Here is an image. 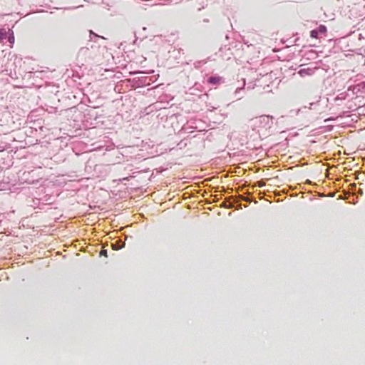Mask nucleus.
Returning <instances> with one entry per match:
<instances>
[{
	"label": "nucleus",
	"mask_w": 365,
	"mask_h": 365,
	"mask_svg": "<svg viewBox=\"0 0 365 365\" xmlns=\"http://www.w3.org/2000/svg\"><path fill=\"white\" fill-rule=\"evenodd\" d=\"M221 81L222 78L220 76H211L208 78L207 82L212 85H219Z\"/></svg>",
	"instance_id": "obj_1"
},
{
	"label": "nucleus",
	"mask_w": 365,
	"mask_h": 365,
	"mask_svg": "<svg viewBox=\"0 0 365 365\" xmlns=\"http://www.w3.org/2000/svg\"><path fill=\"white\" fill-rule=\"evenodd\" d=\"M108 247V245L106 246L103 245L101 247V249L99 252V255L101 257H102V256H104L106 257H108V249H107Z\"/></svg>",
	"instance_id": "obj_2"
},
{
	"label": "nucleus",
	"mask_w": 365,
	"mask_h": 365,
	"mask_svg": "<svg viewBox=\"0 0 365 365\" xmlns=\"http://www.w3.org/2000/svg\"><path fill=\"white\" fill-rule=\"evenodd\" d=\"M6 31L4 29H0V42H2L6 38Z\"/></svg>",
	"instance_id": "obj_3"
},
{
	"label": "nucleus",
	"mask_w": 365,
	"mask_h": 365,
	"mask_svg": "<svg viewBox=\"0 0 365 365\" xmlns=\"http://www.w3.org/2000/svg\"><path fill=\"white\" fill-rule=\"evenodd\" d=\"M317 31H319V33L324 34L327 32V28L324 25H320L317 29Z\"/></svg>",
	"instance_id": "obj_4"
},
{
	"label": "nucleus",
	"mask_w": 365,
	"mask_h": 365,
	"mask_svg": "<svg viewBox=\"0 0 365 365\" xmlns=\"http://www.w3.org/2000/svg\"><path fill=\"white\" fill-rule=\"evenodd\" d=\"M319 31L317 30H312L310 32V36L312 38H318Z\"/></svg>",
	"instance_id": "obj_5"
},
{
	"label": "nucleus",
	"mask_w": 365,
	"mask_h": 365,
	"mask_svg": "<svg viewBox=\"0 0 365 365\" xmlns=\"http://www.w3.org/2000/svg\"><path fill=\"white\" fill-rule=\"evenodd\" d=\"M123 247V245H120V241H116L115 242V250H120Z\"/></svg>",
	"instance_id": "obj_6"
},
{
	"label": "nucleus",
	"mask_w": 365,
	"mask_h": 365,
	"mask_svg": "<svg viewBox=\"0 0 365 365\" xmlns=\"http://www.w3.org/2000/svg\"><path fill=\"white\" fill-rule=\"evenodd\" d=\"M9 41L11 43H13L14 41V36H11V37H9Z\"/></svg>",
	"instance_id": "obj_7"
},
{
	"label": "nucleus",
	"mask_w": 365,
	"mask_h": 365,
	"mask_svg": "<svg viewBox=\"0 0 365 365\" xmlns=\"http://www.w3.org/2000/svg\"><path fill=\"white\" fill-rule=\"evenodd\" d=\"M264 185H265V183L264 182H262V181L258 182V186L259 187H262Z\"/></svg>",
	"instance_id": "obj_8"
},
{
	"label": "nucleus",
	"mask_w": 365,
	"mask_h": 365,
	"mask_svg": "<svg viewBox=\"0 0 365 365\" xmlns=\"http://www.w3.org/2000/svg\"><path fill=\"white\" fill-rule=\"evenodd\" d=\"M110 247L112 248V250H114V244L113 243L110 244Z\"/></svg>",
	"instance_id": "obj_9"
}]
</instances>
